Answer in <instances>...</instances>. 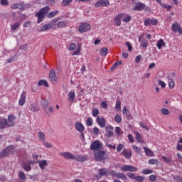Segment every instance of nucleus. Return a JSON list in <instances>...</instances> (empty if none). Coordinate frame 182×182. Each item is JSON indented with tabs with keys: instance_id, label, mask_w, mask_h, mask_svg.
Returning <instances> with one entry per match:
<instances>
[{
	"instance_id": "obj_42",
	"label": "nucleus",
	"mask_w": 182,
	"mask_h": 182,
	"mask_svg": "<svg viewBox=\"0 0 182 182\" xmlns=\"http://www.w3.org/2000/svg\"><path fill=\"white\" fill-rule=\"evenodd\" d=\"M122 102L119 100H116L115 109L121 110Z\"/></svg>"
},
{
	"instance_id": "obj_11",
	"label": "nucleus",
	"mask_w": 182,
	"mask_h": 182,
	"mask_svg": "<svg viewBox=\"0 0 182 182\" xmlns=\"http://www.w3.org/2000/svg\"><path fill=\"white\" fill-rule=\"evenodd\" d=\"M26 96L27 93L26 91L21 92V95H20V99L18 100V106H24L26 102Z\"/></svg>"
},
{
	"instance_id": "obj_21",
	"label": "nucleus",
	"mask_w": 182,
	"mask_h": 182,
	"mask_svg": "<svg viewBox=\"0 0 182 182\" xmlns=\"http://www.w3.org/2000/svg\"><path fill=\"white\" fill-rule=\"evenodd\" d=\"M11 9H20L23 11L26 9L25 6L23 5V2L16 3L11 6Z\"/></svg>"
},
{
	"instance_id": "obj_38",
	"label": "nucleus",
	"mask_w": 182,
	"mask_h": 182,
	"mask_svg": "<svg viewBox=\"0 0 182 182\" xmlns=\"http://www.w3.org/2000/svg\"><path fill=\"white\" fill-rule=\"evenodd\" d=\"M161 159L165 162L166 164H171L172 163V159L171 158H168L166 156H162Z\"/></svg>"
},
{
	"instance_id": "obj_16",
	"label": "nucleus",
	"mask_w": 182,
	"mask_h": 182,
	"mask_svg": "<svg viewBox=\"0 0 182 182\" xmlns=\"http://www.w3.org/2000/svg\"><path fill=\"white\" fill-rule=\"evenodd\" d=\"M124 17V14H117L114 18V23L115 26H119L122 24V19Z\"/></svg>"
},
{
	"instance_id": "obj_22",
	"label": "nucleus",
	"mask_w": 182,
	"mask_h": 182,
	"mask_svg": "<svg viewBox=\"0 0 182 182\" xmlns=\"http://www.w3.org/2000/svg\"><path fill=\"white\" fill-rule=\"evenodd\" d=\"M75 128L76 129L77 132H79V133H82V132H85V127L81 122H75Z\"/></svg>"
},
{
	"instance_id": "obj_20",
	"label": "nucleus",
	"mask_w": 182,
	"mask_h": 182,
	"mask_svg": "<svg viewBox=\"0 0 182 182\" xmlns=\"http://www.w3.org/2000/svg\"><path fill=\"white\" fill-rule=\"evenodd\" d=\"M96 122L100 127L104 128L106 126V120L104 117H97Z\"/></svg>"
},
{
	"instance_id": "obj_55",
	"label": "nucleus",
	"mask_w": 182,
	"mask_h": 182,
	"mask_svg": "<svg viewBox=\"0 0 182 182\" xmlns=\"http://www.w3.org/2000/svg\"><path fill=\"white\" fill-rule=\"evenodd\" d=\"M127 176L128 178H131V179H136V176L134 173H127Z\"/></svg>"
},
{
	"instance_id": "obj_46",
	"label": "nucleus",
	"mask_w": 182,
	"mask_h": 182,
	"mask_svg": "<svg viewBox=\"0 0 182 182\" xmlns=\"http://www.w3.org/2000/svg\"><path fill=\"white\" fill-rule=\"evenodd\" d=\"M58 13V11H51V12H50L49 14H47V17H48V18H53V17H55V16H56V14H57Z\"/></svg>"
},
{
	"instance_id": "obj_40",
	"label": "nucleus",
	"mask_w": 182,
	"mask_h": 182,
	"mask_svg": "<svg viewBox=\"0 0 182 182\" xmlns=\"http://www.w3.org/2000/svg\"><path fill=\"white\" fill-rule=\"evenodd\" d=\"M73 0H62L61 6H69Z\"/></svg>"
},
{
	"instance_id": "obj_4",
	"label": "nucleus",
	"mask_w": 182,
	"mask_h": 182,
	"mask_svg": "<svg viewBox=\"0 0 182 182\" xmlns=\"http://www.w3.org/2000/svg\"><path fill=\"white\" fill-rule=\"evenodd\" d=\"M102 143L99 140H95L90 146V149L92 151H98L102 149Z\"/></svg>"
},
{
	"instance_id": "obj_34",
	"label": "nucleus",
	"mask_w": 182,
	"mask_h": 182,
	"mask_svg": "<svg viewBox=\"0 0 182 182\" xmlns=\"http://www.w3.org/2000/svg\"><path fill=\"white\" fill-rule=\"evenodd\" d=\"M123 18L122 22L124 23H129L130 21H132V17L129 14H123Z\"/></svg>"
},
{
	"instance_id": "obj_45",
	"label": "nucleus",
	"mask_w": 182,
	"mask_h": 182,
	"mask_svg": "<svg viewBox=\"0 0 182 182\" xmlns=\"http://www.w3.org/2000/svg\"><path fill=\"white\" fill-rule=\"evenodd\" d=\"M144 180H145V176H136L135 177V181L137 182H144Z\"/></svg>"
},
{
	"instance_id": "obj_5",
	"label": "nucleus",
	"mask_w": 182,
	"mask_h": 182,
	"mask_svg": "<svg viewBox=\"0 0 182 182\" xmlns=\"http://www.w3.org/2000/svg\"><path fill=\"white\" fill-rule=\"evenodd\" d=\"M14 149H15L14 146L13 145L9 146L0 153V159L6 158L9 155L13 154Z\"/></svg>"
},
{
	"instance_id": "obj_26",
	"label": "nucleus",
	"mask_w": 182,
	"mask_h": 182,
	"mask_svg": "<svg viewBox=\"0 0 182 182\" xmlns=\"http://www.w3.org/2000/svg\"><path fill=\"white\" fill-rule=\"evenodd\" d=\"M8 127L7 119L0 117V129Z\"/></svg>"
},
{
	"instance_id": "obj_53",
	"label": "nucleus",
	"mask_w": 182,
	"mask_h": 182,
	"mask_svg": "<svg viewBox=\"0 0 182 182\" xmlns=\"http://www.w3.org/2000/svg\"><path fill=\"white\" fill-rule=\"evenodd\" d=\"M125 46L127 47L128 51H129V52L132 51L133 48L132 46V44L129 42H126L125 43Z\"/></svg>"
},
{
	"instance_id": "obj_61",
	"label": "nucleus",
	"mask_w": 182,
	"mask_h": 182,
	"mask_svg": "<svg viewBox=\"0 0 182 182\" xmlns=\"http://www.w3.org/2000/svg\"><path fill=\"white\" fill-rule=\"evenodd\" d=\"M76 48V44L75 43H71L69 46V50H75Z\"/></svg>"
},
{
	"instance_id": "obj_57",
	"label": "nucleus",
	"mask_w": 182,
	"mask_h": 182,
	"mask_svg": "<svg viewBox=\"0 0 182 182\" xmlns=\"http://www.w3.org/2000/svg\"><path fill=\"white\" fill-rule=\"evenodd\" d=\"M156 179H157L156 176H155V175H150V176H149V181H150L154 182V181H156Z\"/></svg>"
},
{
	"instance_id": "obj_33",
	"label": "nucleus",
	"mask_w": 182,
	"mask_h": 182,
	"mask_svg": "<svg viewBox=\"0 0 182 182\" xmlns=\"http://www.w3.org/2000/svg\"><path fill=\"white\" fill-rule=\"evenodd\" d=\"M135 139L138 143H144V140L141 139V134L138 132L135 133Z\"/></svg>"
},
{
	"instance_id": "obj_1",
	"label": "nucleus",
	"mask_w": 182,
	"mask_h": 182,
	"mask_svg": "<svg viewBox=\"0 0 182 182\" xmlns=\"http://www.w3.org/2000/svg\"><path fill=\"white\" fill-rule=\"evenodd\" d=\"M98 173L99 175H95L97 180L101 179L102 176H112V178H116L122 181L127 180V176L125 174L116 171H109L108 169L105 168H100L98 170Z\"/></svg>"
},
{
	"instance_id": "obj_9",
	"label": "nucleus",
	"mask_w": 182,
	"mask_h": 182,
	"mask_svg": "<svg viewBox=\"0 0 182 182\" xmlns=\"http://www.w3.org/2000/svg\"><path fill=\"white\" fill-rule=\"evenodd\" d=\"M114 133V127L111 125H107L105 127V137H113Z\"/></svg>"
},
{
	"instance_id": "obj_51",
	"label": "nucleus",
	"mask_w": 182,
	"mask_h": 182,
	"mask_svg": "<svg viewBox=\"0 0 182 182\" xmlns=\"http://www.w3.org/2000/svg\"><path fill=\"white\" fill-rule=\"evenodd\" d=\"M153 173H154V171L151 169H144L143 170V174L144 175H149V174H151Z\"/></svg>"
},
{
	"instance_id": "obj_48",
	"label": "nucleus",
	"mask_w": 182,
	"mask_h": 182,
	"mask_svg": "<svg viewBox=\"0 0 182 182\" xmlns=\"http://www.w3.org/2000/svg\"><path fill=\"white\" fill-rule=\"evenodd\" d=\"M124 147V144H119L117 146V152L120 153L123 150Z\"/></svg>"
},
{
	"instance_id": "obj_50",
	"label": "nucleus",
	"mask_w": 182,
	"mask_h": 182,
	"mask_svg": "<svg viewBox=\"0 0 182 182\" xmlns=\"http://www.w3.org/2000/svg\"><path fill=\"white\" fill-rule=\"evenodd\" d=\"M132 149L136 152V154H141V149L139 148L137 146L134 145L132 146Z\"/></svg>"
},
{
	"instance_id": "obj_37",
	"label": "nucleus",
	"mask_w": 182,
	"mask_h": 182,
	"mask_svg": "<svg viewBox=\"0 0 182 182\" xmlns=\"http://www.w3.org/2000/svg\"><path fill=\"white\" fill-rule=\"evenodd\" d=\"M122 62L121 60L115 62L110 68V70L112 71L114 68H117L119 65H122Z\"/></svg>"
},
{
	"instance_id": "obj_28",
	"label": "nucleus",
	"mask_w": 182,
	"mask_h": 182,
	"mask_svg": "<svg viewBox=\"0 0 182 182\" xmlns=\"http://www.w3.org/2000/svg\"><path fill=\"white\" fill-rule=\"evenodd\" d=\"M68 97L69 102H73L75 98V92L72 91L69 92L68 94Z\"/></svg>"
},
{
	"instance_id": "obj_23",
	"label": "nucleus",
	"mask_w": 182,
	"mask_h": 182,
	"mask_svg": "<svg viewBox=\"0 0 182 182\" xmlns=\"http://www.w3.org/2000/svg\"><path fill=\"white\" fill-rule=\"evenodd\" d=\"M16 119V117L14 115H9L8 119L7 120V124H8V127H12L13 126H14V120Z\"/></svg>"
},
{
	"instance_id": "obj_7",
	"label": "nucleus",
	"mask_w": 182,
	"mask_h": 182,
	"mask_svg": "<svg viewBox=\"0 0 182 182\" xmlns=\"http://www.w3.org/2000/svg\"><path fill=\"white\" fill-rule=\"evenodd\" d=\"M36 164V162L33 161H28L26 162H23L21 166L23 167V168H24V171L29 172L31 171V165H34Z\"/></svg>"
},
{
	"instance_id": "obj_39",
	"label": "nucleus",
	"mask_w": 182,
	"mask_h": 182,
	"mask_svg": "<svg viewBox=\"0 0 182 182\" xmlns=\"http://www.w3.org/2000/svg\"><path fill=\"white\" fill-rule=\"evenodd\" d=\"M20 27V24L18 22H16L14 23V24L11 25V26H10V28L11 29V31H13V32H15L17 28H18Z\"/></svg>"
},
{
	"instance_id": "obj_19",
	"label": "nucleus",
	"mask_w": 182,
	"mask_h": 182,
	"mask_svg": "<svg viewBox=\"0 0 182 182\" xmlns=\"http://www.w3.org/2000/svg\"><path fill=\"white\" fill-rule=\"evenodd\" d=\"M109 4V0H99L97 3H95V6L98 7H106Z\"/></svg>"
},
{
	"instance_id": "obj_18",
	"label": "nucleus",
	"mask_w": 182,
	"mask_h": 182,
	"mask_svg": "<svg viewBox=\"0 0 182 182\" xmlns=\"http://www.w3.org/2000/svg\"><path fill=\"white\" fill-rule=\"evenodd\" d=\"M73 158V161L79 163H83L87 161V156L75 155Z\"/></svg>"
},
{
	"instance_id": "obj_54",
	"label": "nucleus",
	"mask_w": 182,
	"mask_h": 182,
	"mask_svg": "<svg viewBox=\"0 0 182 182\" xmlns=\"http://www.w3.org/2000/svg\"><path fill=\"white\" fill-rule=\"evenodd\" d=\"M128 140L130 143H134V139L133 137V135L129 134L127 135Z\"/></svg>"
},
{
	"instance_id": "obj_59",
	"label": "nucleus",
	"mask_w": 182,
	"mask_h": 182,
	"mask_svg": "<svg viewBox=\"0 0 182 182\" xmlns=\"http://www.w3.org/2000/svg\"><path fill=\"white\" fill-rule=\"evenodd\" d=\"M128 113H129V110L124 106L122 109V114H128Z\"/></svg>"
},
{
	"instance_id": "obj_30",
	"label": "nucleus",
	"mask_w": 182,
	"mask_h": 182,
	"mask_svg": "<svg viewBox=\"0 0 182 182\" xmlns=\"http://www.w3.org/2000/svg\"><path fill=\"white\" fill-rule=\"evenodd\" d=\"M156 46L159 50L161 49L162 46H166V43L164 39H160L157 41Z\"/></svg>"
},
{
	"instance_id": "obj_8",
	"label": "nucleus",
	"mask_w": 182,
	"mask_h": 182,
	"mask_svg": "<svg viewBox=\"0 0 182 182\" xmlns=\"http://www.w3.org/2000/svg\"><path fill=\"white\" fill-rule=\"evenodd\" d=\"M121 171L124 172H136L138 168L131 165H124L121 167Z\"/></svg>"
},
{
	"instance_id": "obj_27",
	"label": "nucleus",
	"mask_w": 182,
	"mask_h": 182,
	"mask_svg": "<svg viewBox=\"0 0 182 182\" xmlns=\"http://www.w3.org/2000/svg\"><path fill=\"white\" fill-rule=\"evenodd\" d=\"M114 133L116 136H122L124 134V131L120 127H115L114 128Z\"/></svg>"
},
{
	"instance_id": "obj_14",
	"label": "nucleus",
	"mask_w": 182,
	"mask_h": 182,
	"mask_svg": "<svg viewBox=\"0 0 182 182\" xmlns=\"http://www.w3.org/2000/svg\"><path fill=\"white\" fill-rule=\"evenodd\" d=\"M121 155L123 156L126 159L129 160L132 157V150L124 149L121 152Z\"/></svg>"
},
{
	"instance_id": "obj_24",
	"label": "nucleus",
	"mask_w": 182,
	"mask_h": 182,
	"mask_svg": "<svg viewBox=\"0 0 182 182\" xmlns=\"http://www.w3.org/2000/svg\"><path fill=\"white\" fill-rule=\"evenodd\" d=\"M144 151L145 152L146 156L149 157H154V153L149 148H146V146H144Z\"/></svg>"
},
{
	"instance_id": "obj_52",
	"label": "nucleus",
	"mask_w": 182,
	"mask_h": 182,
	"mask_svg": "<svg viewBox=\"0 0 182 182\" xmlns=\"http://www.w3.org/2000/svg\"><path fill=\"white\" fill-rule=\"evenodd\" d=\"M114 121L116 122V123H121L122 122V117L119 114H117L115 117H114Z\"/></svg>"
},
{
	"instance_id": "obj_35",
	"label": "nucleus",
	"mask_w": 182,
	"mask_h": 182,
	"mask_svg": "<svg viewBox=\"0 0 182 182\" xmlns=\"http://www.w3.org/2000/svg\"><path fill=\"white\" fill-rule=\"evenodd\" d=\"M99 114H100L99 108H97V107L92 108V116L93 117H97V116H99Z\"/></svg>"
},
{
	"instance_id": "obj_31",
	"label": "nucleus",
	"mask_w": 182,
	"mask_h": 182,
	"mask_svg": "<svg viewBox=\"0 0 182 182\" xmlns=\"http://www.w3.org/2000/svg\"><path fill=\"white\" fill-rule=\"evenodd\" d=\"M51 28H52V23H48V24H46V25L43 26V27H41V29H40V31L41 32H44V31L51 29Z\"/></svg>"
},
{
	"instance_id": "obj_15",
	"label": "nucleus",
	"mask_w": 182,
	"mask_h": 182,
	"mask_svg": "<svg viewBox=\"0 0 182 182\" xmlns=\"http://www.w3.org/2000/svg\"><path fill=\"white\" fill-rule=\"evenodd\" d=\"M171 28L174 32H178L179 34H182V27L178 22H175L172 24Z\"/></svg>"
},
{
	"instance_id": "obj_29",
	"label": "nucleus",
	"mask_w": 182,
	"mask_h": 182,
	"mask_svg": "<svg viewBox=\"0 0 182 182\" xmlns=\"http://www.w3.org/2000/svg\"><path fill=\"white\" fill-rule=\"evenodd\" d=\"M56 26L58 28H63L68 26V22L67 21H59L57 23Z\"/></svg>"
},
{
	"instance_id": "obj_2",
	"label": "nucleus",
	"mask_w": 182,
	"mask_h": 182,
	"mask_svg": "<svg viewBox=\"0 0 182 182\" xmlns=\"http://www.w3.org/2000/svg\"><path fill=\"white\" fill-rule=\"evenodd\" d=\"M50 6H46L36 13V17H37V23H40L43 21L46 16L49 13Z\"/></svg>"
},
{
	"instance_id": "obj_6",
	"label": "nucleus",
	"mask_w": 182,
	"mask_h": 182,
	"mask_svg": "<svg viewBox=\"0 0 182 182\" xmlns=\"http://www.w3.org/2000/svg\"><path fill=\"white\" fill-rule=\"evenodd\" d=\"M91 29V25L87 23L82 22L80 24L78 31L80 33L89 31Z\"/></svg>"
},
{
	"instance_id": "obj_63",
	"label": "nucleus",
	"mask_w": 182,
	"mask_h": 182,
	"mask_svg": "<svg viewBox=\"0 0 182 182\" xmlns=\"http://www.w3.org/2000/svg\"><path fill=\"white\" fill-rule=\"evenodd\" d=\"M30 110L31 112H36V106L33 104H31V105H30Z\"/></svg>"
},
{
	"instance_id": "obj_47",
	"label": "nucleus",
	"mask_w": 182,
	"mask_h": 182,
	"mask_svg": "<svg viewBox=\"0 0 182 182\" xmlns=\"http://www.w3.org/2000/svg\"><path fill=\"white\" fill-rule=\"evenodd\" d=\"M108 53V49L107 48H103L100 51V55L102 56H106Z\"/></svg>"
},
{
	"instance_id": "obj_3",
	"label": "nucleus",
	"mask_w": 182,
	"mask_h": 182,
	"mask_svg": "<svg viewBox=\"0 0 182 182\" xmlns=\"http://www.w3.org/2000/svg\"><path fill=\"white\" fill-rule=\"evenodd\" d=\"M94 157L96 161L101 162L102 161L107 160L108 154L105 151L98 150L94 152Z\"/></svg>"
},
{
	"instance_id": "obj_49",
	"label": "nucleus",
	"mask_w": 182,
	"mask_h": 182,
	"mask_svg": "<svg viewBox=\"0 0 182 182\" xmlns=\"http://www.w3.org/2000/svg\"><path fill=\"white\" fill-rule=\"evenodd\" d=\"M86 124L87 126H92L93 124V119L91 117H88L86 120Z\"/></svg>"
},
{
	"instance_id": "obj_62",
	"label": "nucleus",
	"mask_w": 182,
	"mask_h": 182,
	"mask_svg": "<svg viewBox=\"0 0 182 182\" xmlns=\"http://www.w3.org/2000/svg\"><path fill=\"white\" fill-rule=\"evenodd\" d=\"M169 88L173 89L175 87V82L173 80H171L168 82Z\"/></svg>"
},
{
	"instance_id": "obj_60",
	"label": "nucleus",
	"mask_w": 182,
	"mask_h": 182,
	"mask_svg": "<svg viewBox=\"0 0 182 182\" xmlns=\"http://www.w3.org/2000/svg\"><path fill=\"white\" fill-rule=\"evenodd\" d=\"M101 107H102V109H107V108L108 107L107 103L105 101H102V102H101Z\"/></svg>"
},
{
	"instance_id": "obj_12",
	"label": "nucleus",
	"mask_w": 182,
	"mask_h": 182,
	"mask_svg": "<svg viewBox=\"0 0 182 182\" xmlns=\"http://www.w3.org/2000/svg\"><path fill=\"white\" fill-rule=\"evenodd\" d=\"M134 6L133 7V11H140L144 10L146 8V5L142 2H138L134 4Z\"/></svg>"
},
{
	"instance_id": "obj_64",
	"label": "nucleus",
	"mask_w": 182,
	"mask_h": 182,
	"mask_svg": "<svg viewBox=\"0 0 182 182\" xmlns=\"http://www.w3.org/2000/svg\"><path fill=\"white\" fill-rule=\"evenodd\" d=\"M174 180L176 182H182V178L179 176H174Z\"/></svg>"
},
{
	"instance_id": "obj_41",
	"label": "nucleus",
	"mask_w": 182,
	"mask_h": 182,
	"mask_svg": "<svg viewBox=\"0 0 182 182\" xmlns=\"http://www.w3.org/2000/svg\"><path fill=\"white\" fill-rule=\"evenodd\" d=\"M43 85L46 87H48L49 84L46 80H41L38 81V86H43Z\"/></svg>"
},
{
	"instance_id": "obj_36",
	"label": "nucleus",
	"mask_w": 182,
	"mask_h": 182,
	"mask_svg": "<svg viewBox=\"0 0 182 182\" xmlns=\"http://www.w3.org/2000/svg\"><path fill=\"white\" fill-rule=\"evenodd\" d=\"M18 178H20V179L23 181H25L26 180V174L22 171H18Z\"/></svg>"
},
{
	"instance_id": "obj_17",
	"label": "nucleus",
	"mask_w": 182,
	"mask_h": 182,
	"mask_svg": "<svg viewBox=\"0 0 182 182\" xmlns=\"http://www.w3.org/2000/svg\"><path fill=\"white\" fill-rule=\"evenodd\" d=\"M36 164H38V167H40V169L43 171H44L48 166L47 160H38L37 162L36 161Z\"/></svg>"
},
{
	"instance_id": "obj_56",
	"label": "nucleus",
	"mask_w": 182,
	"mask_h": 182,
	"mask_svg": "<svg viewBox=\"0 0 182 182\" xmlns=\"http://www.w3.org/2000/svg\"><path fill=\"white\" fill-rule=\"evenodd\" d=\"M158 84H159L162 88H164V87H166V84L165 83V82H164V81H162V80H159L158 81Z\"/></svg>"
},
{
	"instance_id": "obj_32",
	"label": "nucleus",
	"mask_w": 182,
	"mask_h": 182,
	"mask_svg": "<svg viewBox=\"0 0 182 182\" xmlns=\"http://www.w3.org/2000/svg\"><path fill=\"white\" fill-rule=\"evenodd\" d=\"M38 139H40V141L45 143L46 134L43 132H38Z\"/></svg>"
},
{
	"instance_id": "obj_13",
	"label": "nucleus",
	"mask_w": 182,
	"mask_h": 182,
	"mask_svg": "<svg viewBox=\"0 0 182 182\" xmlns=\"http://www.w3.org/2000/svg\"><path fill=\"white\" fill-rule=\"evenodd\" d=\"M59 154L65 160H74V155L70 152H60Z\"/></svg>"
},
{
	"instance_id": "obj_10",
	"label": "nucleus",
	"mask_w": 182,
	"mask_h": 182,
	"mask_svg": "<svg viewBox=\"0 0 182 182\" xmlns=\"http://www.w3.org/2000/svg\"><path fill=\"white\" fill-rule=\"evenodd\" d=\"M158 23H159V21L156 18L151 19L150 18H147L144 19V25L145 26H151V25L156 26Z\"/></svg>"
},
{
	"instance_id": "obj_58",
	"label": "nucleus",
	"mask_w": 182,
	"mask_h": 182,
	"mask_svg": "<svg viewBox=\"0 0 182 182\" xmlns=\"http://www.w3.org/2000/svg\"><path fill=\"white\" fill-rule=\"evenodd\" d=\"M141 46L142 48H146L148 47V41H143L141 42Z\"/></svg>"
},
{
	"instance_id": "obj_43",
	"label": "nucleus",
	"mask_w": 182,
	"mask_h": 182,
	"mask_svg": "<svg viewBox=\"0 0 182 182\" xmlns=\"http://www.w3.org/2000/svg\"><path fill=\"white\" fill-rule=\"evenodd\" d=\"M161 112L164 116H168L170 114L169 110L166 108H162Z\"/></svg>"
},
{
	"instance_id": "obj_44",
	"label": "nucleus",
	"mask_w": 182,
	"mask_h": 182,
	"mask_svg": "<svg viewBox=\"0 0 182 182\" xmlns=\"http://www.w3.org/2000/svg\"><path fill=\"white\" fill-rule=\"evenodd\" d=\"M148 164L149 165H157L159 164V161L157 159H152L149 160Z\"/></svg>"
},
{
	"instance_id": "obj_25",
	"label": "nucleus",
	"mask_w": 182,
	"mask_h": 182,
	"mask_svg": "<svg viewBox=\"0 0 182 182\" xmlns=\"http://www.w3.org/2000/svg\"><path fill=\"white\" fill-rule=\"evenodd\" d=\"M50 80H51V82H54L57 80V77H56V74L54 70H50Z\"/></svg>"
}]
</instances>
